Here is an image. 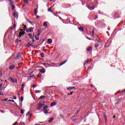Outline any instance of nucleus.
Returning <instances> with one entry per match:
<instances>
[{"label":"nucleus","mask_w":125,"mask_h":125,"mask_svg":"<svg viewBox=\"0 0 125 125\" xmlns=\"http://www.w3.org/2000/svg\"><path fill=\"white\" fill-rule=\"evenodd\" d=\"M48 108V106H45L43 108V111L44 114H48V111H49V108Z\"/></svg>","instance_id":"f257e3e1"},{"label":"nucleus","mask_w":125,"mask_h":125,"mask_svg":"<svg viewBox=\"0 0 125 125\" xmlns=\"http://www.w3.org/2000/svg\"><path fill=\"white\" fill-rule=\"evenodd\" d=\"M34 31L33 27H30L28 29H26L27 33H32Z\"/></svg>","instance_id":"f03ea898"},{"label":"nucleus","mask_w":125,"mask_h":125,"mask_svg":"<svg viewBox=\"0 0 125 125\" xmlns=\"http://www.w3.org/2000/svg\"><path fill=\"white\" fill-rule=\"evenodd\" d=\"M88 9H90V10H93V9H94V6L93 5H91L88 7Z\"/></svg>","instance_id":"7ed1b4c3"},{"label":"nucleus","mask_w":125,"mask_h":125,"mask_svg":"<svg viewBox=\"0 0 125 125\" xmlns=\"http://www.w3.org/2000/svg\"><path fill=\"white\" fill-rule=\"evenodd\" d=\"M26 116H28L29 118H31V117L32 116V113H31V112L28 111L26 114Z\"/></svg>","instance_id":"20e7f679"},{"label":"nucleus","mask_w":125,"mask_h":125,"mask_svg":"<svg viewBox=\"0 0 125 125\" xmlns=\"http://www.w3.org/2000/svg\"><path fill=\"white\" fill-rule=\"evenodd\" d=\"M40 73H42V74H44L45 73V70L43 69H41L40 70Z\"/></svg>","instance_id":"39448f33"},{"label":"nucleus","mask_w":125,"mask_h":125,"mask_svg":"<svg viewBox=\"0 0 125 125\" xmlns=\"http://www.w3.org/2000/svg\"><path fill=\"white\" fill-rule=\"evenodd\" d=\"M76 89V87H68L67 88V90H71L72 89Z\"/></svg>","instance_id":"423d86ee"},{"label":"nucleus","mask_w":125,"mask_h":125,"mask_svg":"<svg viewBox=\"0 0 125 125\" xmlns=\"http://www.w3.org/2000/svg\"><path fill=\"white\" fill-rule=\"evenodd\" d=\"M90 62V59L86 60L84 63V65H86L87 64H88V62Z\"/></svg>","instance_id":"0eeeda50"},{"label":"nucleus","mask_w":125,"mask_h":125,"mask_svg":"<svg viewBox=\"0 0 125 125\" xmlns=\"http://www.w3.org/2000/svg\"><path fill=\"white\" fill-rule=\"evenodd\" d=\"M15 67V65L12 64L9 67L10 70H13L14 68Z\"/></svg>","instance_id":"6e6552de"},{"label":"nucleus","mask_w":125,"mask_h":125,"mask_svg":"<svg viewBox=\"0 0 125 125\" xmlns=\"http://www.w3.org/2000/svg\"><path fill=\"white\" fill-rule=\"evenodd\" d=\"M11 80L12 81L13 83H17V79H16L11 78Z\"/></svg>","instance_id":"1a4fd4ad"},{"label":"nucleus","mask_w":125,"mask_h":125,"mask_svg":"<svg viewBox=\"0 0 125 125\" xmlns=\"http://www.w3.org/2000/svg\"><path fill=\"white\" fill-rule=\"evenodd\" d=\"M48 42L49 43V44L52 43V39H48Z\"/></svg>","instance_id":"9d476101"},{"label":"nucleus","mask_w":125,"mask_h":125,"mask_svg":"<svg viewBox=\"0 0 125 125\" xmlns=\"http://www.w3.org/2000/svg\"><path fill=\"white\" fill-rule=\"evenodd\" d=\"M100 44V43L99 42H98V43H96L95 44V47L96 48H97V47H98V46H99V45Z\"/></svg>","instance_id":"9b49d317"},{"label":"nucleus","mask_w":125,"mask_h":125,"mask_svg":"<svg viewBox=\"0 0 125 125\" xmlns=\"http://www.w3.org/2000/svg\"><path fill=\"white\" fill-rule=\"evenodd\" d=\"M56 105V103H55V102H52L51 104V107H53L54 106H55Z\"/></svg>","instance_id":"f8f14e48"},{"label":"nucleus","mask_w":125,"mask_h":125,"mask_svg":"<svg viewBox=\"0 0 125 125\" xmlns=\"http://www.w3.org/2000/svg\"><path fill=\"white\" fill-rule=\"evenodd\" d=\"M67 61H68L67 60L64 61V62H62L61 63V64H60V66H62V65H64V64H65V63H66V62H67Z\"/></svg>","instance_id":"ddd939ff"},{"label":"nucleus","mask_w":125,"mask_h":125,"mask_svg":"<svg viewBox=\"0 0 125 125\" xmlns=\"http://www.w3.org/2000/svg\"><path fill=\"white\" fill-rule=\"evenodd\" d=\"M104 118L105 122H107V115H106L105 113H104Z\"/></svg>","instance_id":"4468645a"},{"label":"nucleus","mask_w":125,"mask_h":125,"mask_svg":"<svg viewBox=\"0 0 125 125\" xmlns=\"http://www.w3.org/2000/svg\"><path fill=\"white\" fill-rule=\"evenodd\" d=\"M91 49V46H89V47H88L86 48V50H87V51H90Z\"/></svg>","instance_id":"2eb2a0df"},{"label":"nucleus","mask_w":125,"mask_h":125,"mask_svg":"<svg viewBox=\"0 0 125 125\" xmlns=\"http://www.w3.org/2000/svg\"><path fill=\"white\" fill-rule=\"evenodd\" d=\"M38 14V9H35L34 10V14L35 15H37Z\"/></svg>","instance_id":"dca6fc26"},{"label":"nucleus","mask_w":125,"mask_h":125,"mask_svg":"<svg viewBox=\"0 0 125 125\" xmlns=\"http://www.w3.org/2000/svg\"><path fill=\"white\" fill-rule=\"evenodd\" d=\"M43 27H47V23L46 22H44L43 23Z\"/></svg>","instance_id":"f3484780"},{"label":"nucleus","mask_w":125,"mask_h":125,"mask_svg":"<svg viewBox=\"0 0 125 125\" xmlns=\"http://www.w3.org/2000/svg\"><path fill=\"white\" fill-rule=\"evenodd\" d=\"M79 31H83V27H79Z\"/></svg>","instance_id":"a211bd4d"},{"label":"nucleus","mask_w":125,"mask_h":125,"mask_svg":"<svg viewBox=\"0 0 125 125\" xmlns=\"http://www.w3.org/2000/svg\"><path fill=\"white\" fill-rule=\"evenodd\" d=\"M22 26H23V29H24V31H26V30H27V28H26L27 26H26V25L24 24H23Z\"/></svg>","instance_id":"6ab92c4d"},{"label":"nucleus","mask_w":125,"mask_h":125,"mask_svg":"<svg viewBox=\"0 0 125 125\" xmlns=\"http://www.w3.org/2000/svg\"><path fill=\"white\" fill-rule=\"evenodd\" d=\"M35 39L36 40V41H39V40H40V38H39V37L37 35H35Z\"/></svg>","instance_id":"aec40b11"},{"label":"nucleus","mask_w":125,"mask_h":125,"mask_svg":"<svg viewBox=\"0 0 125 125\" xmlns=\"http://www.w3.org/2000/svg\"><path fill=\"white\" fill-rule=\"evenodd\" d=\"M53 120H54V118H51L49 120V123H51V122H52V121H53Z\"/></svg>","instance_id":"412c9836"},{"label":"nucleus","mask_w":125,"mask_h":125,"mask_svg":"<svg viewBox=\"0 0 125 125\" xmlns=\"http://www.w3.org/2000/svg\"><path fill=\"white\" fill-rule=\"evenodd\" d=\"M16 27V24H14V26L13 27H11V30H13V29H15Z\"/></svg>","instance_id":"4be33fe9"},{"label":"nucleus","mask_w":125,"mask_h":125,"mask_svg":"<svg viewBox=\"0 0 125 125\" xmlns=\"http://www.w3.org/2000/svg\"><path fill=\"white\" fill-rule=\"evenodd\" d=\"M45 97V96H41L40 98L39 99H43Z\"/></svg>","instance_id":"5701e85b"},{"label":"nucleus","mask_w":125,"mask_h":125,"mask_svg":"<svg viewBox=\"0 0 125 125\" xmlns=\"http://www.w3.org/2000/svg\"><path fill=\"white\" fill-rule=\"evenodd\" d=\"M39 106L41 108H42V106H44V104H40Z\"/></svg>","instance_id":"b1692460"},{"label":"nucleus","mask_w":125,"mask_h":125,"mask_svg":"<svg viewBox=\"0 0 125 125\" xmlns=\"http://www.w3.org/2000/svg\"><path fill=\"white\" fill-rule=\"evenodd\" d=\"M38 78H40V79L42 78V75L41 74H39L37 76Z\"/></svg>","instance_id":"393cba45"},{"label":"nucleus","mask_w":125,"mask_h":125,"mask_svg":"<svg viewBox=\"0 0 125 125\" xmlns=\"http://www.w3.org/2000/svg\"><path fill=\"white\" fill-rule=\"evenodd\" d=\"M11 6L12 7V10H14V9L15 8V6L14 5H13V4L11 5Z\"/></svg>","instance_id":"a878e982"},{"label":"nucleus","mask_w":125,"mask_h":125,"mask_svg":"<svg viewBox=\"0 0 125 125\" xmlns=\"http://www.w3.org/2000/svg\"><path fill=\"white\" fill-rule=\"evenodd\" d=\"M13 16H14V17H18V16L17 15V14H16V13H14L13 14Z\"/></svg>","instance_id":"bb28decb"},{"label":"nucleus","mask_w":125,"mask_h":125,"mask_svg":"<svg viewBox=\"0 0 125 125\" xmlns=\"http://www.w3.org/2000/svg\"><path fill=\"white\" fill-rule=\"evenodd\" d=\"M36 110H37V111H40L41 110V107H40V106L39 105L38 107L37 108Z\"/></svg>","instance_id":"cd10ccee"},{"label":"nucleus","mask_w":125,"mask_h":125,"mask_svg":"<svg viewBox=\"0 0 125 125\" xmlns=\"http://www.w3.org/2000/svg\"><path fill=\"white\" fill-rule=\"evenodd\" d=\"M9 1H10V2L12 4H13L14 1H13V0H9Z\"/></svg>","instance_id":"c85d7f7f"},{"label":"nucleus","mask_w":125,"mask_h":125,"mask_svg":"<svg viewBox=\"0 0 125 125\" xmlns=\"http://www.w3.org/2000/svg\"><path fill=\"white\" fill-rule=\"evenodd\" d=\"M24 2L25 3H28V2L29 1L28 0H23Z\"/></svg>","instance_id":"c756f323"},{"label":"nucleus","mask_w":125,"mask_h":125,"mask_svg":"<svg viewBox=\"0 0 125 125\" xmlns=\"http://www.w3.org/2000/svg\"><path fill=\"white\" fill-rule=\"evenodd\" d=\"M26 46H32V44L28 43V44L26 45Z\"/></svg>","instance_id":"7c9ffc66"},{"label":"nucleus","mask_w":125,"mask_h":125,"mask_svg":"<svg viewBox=\"0 0 125 125\" xmlns=\"http://www.w3.org/2000/svg\"><path fill=\"white\" fill-rule=\"evenodd\" d=\"M36 93H40L41 91L40 90H36L35 91Z\"/></svg>","instance_id":"2f4dec72"},{"label":"nucleus","mask_w":125,"mask_h":125,"mask_svg":"<svg viewBox=\"0 0 125 125\" xmlns=\"http://www.w3.org/2000/svg\"><path fill=\"white\" fill-rule=\"evenodd\" d=\"M48 11H49V12H52V10H51V8H50L48 9Z\"/></svg>","instance_id":"473e14b6"},{"label":"nucleus","mask_w":125,"mask_h":125,"mask_svg":"<svg viewBox=\"0 0 125 125\" xmlns=\"http://www.w3.org/2000/svg\"><path fill=\"white\" fill-rule=\"evenodd\" d=\"M2 86V83L0 84V90H2V88L1 87Z\"/></svg>","instance_id":"72a5a7b5"},{"label":"nucleus","mask_w":125,"mask_h":125,"mask_svg":"<svg viewBox=\"0 0 125 125\" xmlns=\"http://www.w3.org/2000/svg\"><path fill=\"white\" fill-rule=\"evenodd\" d=\"M25 34V32H20V34L21 35V36H23Z\"/></svg>","instance_id":"f704fd0d"},{"label":"nucleus","mask_w":125,"mask_h":125,"mask_svg":"<svg viewBox=\"0 0 125 125\" xmlns=\"http://www.w3.org/2000/svg\"><path fill=\"white\" fill-rule=\"evenodd\" d=\"M21 114H24V110H23V109H21Z\"/></svg>","instance_id":"c9c22d12"},{"label":"nucleus","mask_w":125,"mask_h":125,"mask_svg":"<svg viewBox=\"0 0 125 125\" xmlns=\"http://www.w3.org/2000/svg\"><path fill=\"white\" fill-rule=\"evenodd\" d=\"M23 100H24V98L23 97H21V101H23Z\"/></svg>","instance_id":"e433bc0d"},{"label":"nucleus","mask_w":125,"mask_h":125,"mask_svg":"<svg viewBox=\"0 0 125 125\" xmlns=\"http://www.w3.org/2000/svg\"><path fill=\"white\" fill-rule=\"evenodd\" d=\"M7 100H8V99H3V100H1V101H7Z\"/></svg>","instance_id":"4c0bfd02"},{"label":"nucleus","mask_w":125,"mask_h":125,"mask_svg":"<svg viewBox=\"0 0 125 125\" xmlns=\"http://www.w3.org/2000/svg\"><path fill=\"white\" fill-rule=\"evenodd\" d=\"M21 42V40H19L18 39H17L16 41V42Z\"/></svg>","instance_id":"58836bf2"},{"label":"nucleus","mask_w":125,"mask_h":125,"mask_svg":"<svg viewBox=\"0 0 125 125\" xmlns=\"http://www.w3.org/2000/svg\"><path fill=\"white\" fill-rule=\"evenodd\" d=\"M28 35L29 37H30V38H32V34L29 33V34H28Z\"/></svg>","instance_id":"ea45409f"},{"label":"nucleus","mask_w":125,"mask_h":125,"mask_svg":"<svg viewBox=\"0 0 125 125\" xmlns=\"http://www.w3.org/2000/svg\"><path fill=\"white\" fill-rule=\"evenodd\" d=\"M41 55L42 57H44V56L43 55V53H42Z\"/></svg>","instance_id":"a19ab883"},{"label":"nucleus","mask_w":125,"mask_h":125,"mask_svg":"<svg viewBox=\"0 0 125 125\" xmlns=\"http://www.w3.org/2000/svg\"><path fill=\"white\" fill-rule=\"evenodd\" d=\"M74 93V92H71L70 94H68V95H72Z\"/></svg>","instance_id":"79ce46f5"},{"label":"nucleus","mask_w":125,"mask_h":125,"mask_svg":"<svg viewBox=\"0 0 125 125\" xmlns=\"http://www.w3.org/2000/svg\"><path fill=\"white\" fill-rule=\"evenodd\" d=\"M8 101H9L10 102H13V103H14V101L13 100H9Z\"/></svg>","instance_id":"37998d69"},{"label":"nucleus","mask_w":125,"mask_h":125,"mask_svg":"<svg viewBox=\"0 0 125 125\" xmlns=\"http://www.w3.org/2000/svg\"><path fill=\"white\" fill-rule=\"evenodd\" d=\"M92 36H94V30H92Z\"/></svg>","instance_id":"c03bdc74"},{"label":"nucleus","mask_w":125,"mask_h":125,"mask_svg":"<svg viewBox=\"0 0 125 125\" xmlns=\"http://www.w3.org/2000/svg\"><path fill=\"white\" fill-rule=\"evenodd\" d=\"M21 90L22 91L24 90V87H21Z\"/></svg>","instance_id":"a18cd8bd"},{"label":"nucleus","mask_w":125,"mask_h":125,"mask_svg":"<svg viewBox=\"0 0 125 125\" xmlns=\"http://www.w3.org/2000/svg\"><path fill=\"white\" fill-rule=\"evenodd\" d=\"M24 86H25V84H21V87H24Z\"/></svg>","instance_id":"49530a36"},{"label":"nucleus","mask_w":125,"mask_h":125,"mask_svg":"<svg viewBox=\"0 0 125 125\" xmlns=\"http://www.w3.org/2000/svg\"><path fill=\"white\" fill-rule=\"evenodd\" d=\"M0 95H3V93L0 92Z\"/></svg>","instance_id":"de8ad7c7"},{"label":"nucleus","mask_w":125,"mask_h":125,"mask_svg":"<svg viewBox=\"0 0 125 125\" xmlns=\"http://www.w3.org/2000/svg\"><path fill=\"white\" fill-rule=\"evenodd\" d=\"M95 19H97L98 18V16H95Z\"/></svg>","instance_id":"09e8293b"},{"label":"nucleus","mask_w":125,"mask_h":125,"mask_svg":"<svg viewBox=\"0 0 125 125\" xmlns=\"http://www.w3.org/2000/svg\"><path fill=\"white\" fill-rule=\"evenodd\" d=\"M2 72H1V71H0V76H2Z\"/></svg>","instance_id":"8fccbe9b"},{"label":"nucleus","mask_w":125,"mask_h":125,"mask_svg":"<svg viewBox=\"0 0 125 125\" xmlns=\"http://www.w3.org/2000/svg\"><path fill=\"white\" fill-rule=\"evenodd\" d=\"M1 113H5V112L4 110L0 111Z\"/></svg>","instance_id":"3c124183"},{"label":"nucleus","mask_w":125,"mask_h":125,"mask_svg":"<svg viewBox=\"0 0 125 125\" xmlns=\"http://www.w3.org/2000/svg\"><path fill=\"white\" fill-rule=\"evenodd\" d=\"M39 18H40V16H37L36 17V19H39Z\"/></svg>","instance_id":"603ef678"},{"label":"nucleus","mask_w":125,"mask_h":125,"mask_svg":"<svg viewBox=\"0 0 125 125\" xmlns=\"http://www.w3.org/2000/svg\"><path fill=\"white\" fill-rule=\"evenodd\" d=\"M14 99L15 100H16V99H17V97H14Z\"/></svg>","instance_id":"864d4df0"},{"label":"nucleus","mask_w":125,"mask_h":125,"mask_svg":"<svg viewBox=\"0 0 125 125\" xmlns=\"http://www.w3.org/2000/svg\"><path fill=\"white\" fill-rule=\"evenodd\" d=\"M21 37H22V35L21 34H20L19 35V38H21Z\"/></svg>","instance_id":"5fc2aeb1"},{"label":"nucleus","mask_w":125,"mask_h":125,"mask_svg":"<svg viewBox=\"0 0 125 125\" xmlns=\"http://www.w3.org/2000/svg\"><path fill=\"white\" fill-rule=\"evenodd\" d=\"M40 33H39L37 35H36V36H38V37H40Z\"/></svg>","instance_id":"6e6d98bb"},{"label":"nucleus","mask_w":125,"mask_h":125,"mask_svg":"<svg viewBox=\"0 0 125 125\" xmlns=\"http://www.w3.org/2000/svg\"><path fill=\"white\" fill-rule=\"evenodd\" d=\"M86 39H87V40H89L90 41V38H88V37H86Z\"/></svg>","instance_id":"4d7b16f0"},{"label":"nucleus","mask_w":125,"mask_h":125,"mask_svg":"<svg viewBox=\"0 0 125 125\" xmlns=\"http://www.w3.org/2000/svg\"><path fill=\"white\" fill-rule=\"evenodd\" d=\"M35 87H36V85H33V88H35Z\"/></svg>","instance_id":"13d9d810"},{"label":"nucleus","mask_w":125,"mask_h":125,"mask_svg":"<svg viewBox=\"0 0 125 125\" xmlns=\"http://www.w3.org/2000/svg\"><path fill=\"white\" fill-rule=\"evenodd\" d=\"M20 31H21V32L23 31V29H21Z\"/></svg>","instance_id":"bf43d9fd"},{"label":"nucleus","mask_w":125,"mask_h":125,"mask_svg":"<svg viewBox=\"0 0 125 125\" xmlns=\"http://www.w3.org/2000/svg\"><path fill=\"white\" fill-rule=\"evenodd\" d=\"M43 66H45V63H42Z\"/></svg>","instance_id":"052dcab7"},{"label":"nucleus","mask_w":125,"mask_h":125,"mask_svg":"<svg viewBox=\"0 0 125 125\" xmlns=\"http://www.w3.org/2000/svg\"><path fill=\"white\" fill-rule=\"evenodd\" d=\"M31 78H33V76H31L29 77L30 79H31Z\"/></svg>","instance_id":"680f3d73"},{"label":"nucleus","mask_w":125,"mask_h":125,"mask_svg":"<svg viewBox=\"0 0 125 125\" xmlns=\"http://www.w3.org/2000/svg\"><path fill=\"white\" fill-rule=\"evenodd\" d=\"M116 118V116H113V118L115 119Z\"/></svg>","instance_id":"e2e57ef3"},{"label":"nucleus","mask_w":125,"mask_h":125,"mask_svg":"<svg viewBox=\"0 0 125 125\" xmlns=\"http://www.w3.org/2000/svg\"><path fill=\"white\" fill-rule=\"evenodd\" d=\"M43 122H40V124H43Z\"/></svg>","instance_id":"0e129e2a"},{"label":"nucleus","mask_w":125,"mask_h":125,"mask_svg":"<svg viewBox=\"0 0 125 125\" xmlns=\"http://www.w3.org/2000/svg\"><path fill=\"white\" fill-rule=\"evenodd\" d=\"M125 92V89L122 91V92Z\"/></svg>","instance_id":"69168bd1"},{"label":"nucleus","mask_w":125,"mask_h":125,"mask_svg":"<svg viewBox=\"0 0 125 125\" xmlns=\"http://www.w3.org/2000/svg\"><path fill=\"white\" fill-rule=\"evenodd\" d=\"M29 22L30 24H32V22L29 21Z\"/></svg>","instance_id":"338daca9"},{"label":"nucleus","mask_w":125,"mask_h":125,"mask_svg":"<svg viewBox=\"0 0 125 125\" xmlns=\"http://www.w3.org/2000/svg\"><path fill=\"white\" fill-rule=\"evenodd\" d=\"M53 0H50V1H52Z\"/></svg>","instance_id":"774afa93"}]
</instances>
